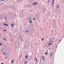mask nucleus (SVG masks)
Wrapping results in <instances>:
<instances>
[{
  "instance_id": "nucleus-1",
  "label": "nucleus",
  "mask_w": 64,
  "mask_h": 64,
  "mask_svg": "<svg viewBox=\"0 0 64 64\" xmlns=\"http://www.w3.org/2000/svg\"><path fill=\"white\" fill-rule=\"evenodd\" d=\"M54 0H52V6H53L54 5Z\"/></svg>"
},
{
  "instance_id": "nucleus-2",
  "label": "nucleus",
  "mask_w": 64,
  "mask_h": 64,
  "mask_svg": "<svg viewBox=\"0 0 64 64\" xmlns=\"http://www.w3.org/2000/svg\"><path fill=\"white\" fill-rule=\"evenodd\" d=\"M52 41H51L50 42V43H49L48 44V45H49V46H50V45H51L52 44Z\"/></svg>"
},
{
  "instance_id": "nucleus-3",
  "label": "nucleus",
  "mask_w": 64,
  "mask_h": 64,
  "mask_svg": "<svg viewBox=\"0 0 64 64\" xmlns=\"http://www.w3.org/2000/svg\"><path fill=\"white\" fill-rule=\"evenodd\" d=\"M29 23H30L31 24L32 23V21L31 20H30L29 21Z\"/></svg>"
},
{
  "instance_id": "nucleus-4",
  "label": "nucleus",
  "mask_w": 64,
  "mask_h": 64,
  "mask_svg": "<svg viewBox=\"0 0 64 64\" xmlns=\"http://www.w3.org/2000/svg\"><path fill=\"white\" fill-rule=\"evenodd\" d=\"M14 24H11V25H12V27H14Z\"/></svg>"
},
{
  "instance_id": "nucleus-5",
  "label": "nucleus",
  "mask_w": 64,
  "mask_h": 64,
  "mask_svg": "<svg viewBox=\"0 0 64 64\" xmlns=\"http://www.w3.org/2000/svg\"><path fill=\"white\" fill-rule=\"evenodd\" d=\"M4 25H6V26H8V25L5 23L4 24Z\"/></svg>"
},
{
  "instance_id": "nucleus-6",
  "label": "nucleus",
  "mask_w": 64,
  "mask_h": 64,
  "mask_svg": "<svg viewBox=\"0 0 64 64\" xmlns=\"http://www.w3.org/2000/svg\"><path fill=\"white\" fill-rule=\"evenodd\" d=\"M53 53L52 52V53L51 54H50V57H52V55H53Z\"/></svg>"
},
{
  "instance_id": "nucleus-7",
  "label": "nucleus",
  "mask_w": 64,
  "mask_h": 64,
  "mask_svg": "<svg viewBox=\"0 0 64 64\" xmlns=\"http://www.w3.org/2000/svg\"><path fill=\"white\" fill-rule=\"evenodd\" d=\"M29 31V30H26L25 31L26 32H28Z\"/></svg>"
},
{
  "instance_id": "nucleus-8",
  "label": "nucleus",
  "mask_w": 64,
  "mask_h": 64,
  "mask_svg": "<svg viewBox=\"0 0 64 64\" xmlns=\"http://www.w3.org/2000/svg\"><path fill=\"white\" fill-rule=\"evenodd\" d=\"M42 59L43 60H45V58H44V57H43V58H42Z\"/></svg>"
},
{
  "instance_id": "nucleus-9",
  "label": "nucleus",
  "mask_w": 64,
  "mask_h": 64,
  "mask_svg": "<svg viewBox=\"0 0 64 64\" xmlns=\"http://www.w3.org/2000/svg\"><path fill=\"white\" fill-rule=\"evenodd\" d=\"M45 54H46V55H47V54H48L47 52H46L45 53Z\"/></svg>"
},
{
  "instance_id": "nucleus-10",
  "label": "nucleus",
  "mask_w": 64,
  "mask_h": 64,
  "mask_svg": "<svg viewBox=\"0 0 64 64\" xmlns=\"http://www.w3.org/2000/svg\"><path fill=\"white\" fill-rule=\"evenodd\" d=\"M20 38V39H22V37L20 36V35L19 36Z\"/></svg>"
},
{
  "instance_id": "nucleus-11",
  "label": "nucleus",
  "mask_w": 64,
  "mask_h": 64,
  "mask_svg": "<svg viewBox=\"0 0 64 64\" xmlns=\"http://www.w3.org/2000/svg\"><path fill=\"white\" fill-rule=\"evenodd\" d=\"M36 4V3L35 2L33 4V5H35Z\"/></svg>"
},
{
  "instance_id": "nucleus-12",
  "label": "nucleus",
  "mask_w": 64,
  "mask_h": 64,
  "mask_svg": "<svg viewBox=\"0 0 64 64\" xmlns=\"http://www.w3.org/2000/svg\"><path fill=\"white\" fill-rule=\"evenodd\" d=\"M27 57H28V56H26V59H27Z\"/></svg>"
},
{
  "instance_id": "nucleus-13",
  "label": "nucleus",
  "mask_w": 64,
  "mask_h": 64,
  "mask_svg": "<svg viewBox=\"0 0 64 64\" xmlns=\"http://www.w3.org/2000/svg\"><path fill=\"white\" fill-rule=\"evenodd\" d=\"M13 61H14V60H12V63H13Z\"/></svg>"
},
{
  "instance_id": "nucleus-14",
  "label": "nucleus",
  "mask_w": 64,
  "mask_h": 64,
  "mask_svg": "<svg viewBox=\"0 0 64 64\" xmlns=\"http://www.w3.org/2000/svg\"><path fill=\"white\" fill-rule=\"evenodd\" d=\"M27 61H25V64H26V63H27Z\"/></svg>"
},
{
  "instance_id": "nucleus-15",
  "label": "nucleus",
  "mask_w": 64,
  "mask_h": 64,
  "mask_svg": "<svg viewBox=\"0 0 64 64\" xmlns=\"http://www.w3.org/2000/svg\"><path fill=\"white\" fill-rule=\"evenodd\" d=\"M20 40H21V42H22V39H20Z\"/></svg>"
},
{
  "instance_id": "nucleus-16",
  "label": "nucleus",
  "mask_w": 64,
  "mask_h": 64,
  "mask_svg": "<svg viewBox=\"0 0 64 64\" xmlns=\"http://www.w3.org/2000/svg\"><path fill=\"white\" fill-rule=\"evenodd\" d=\"M36 58V60L37 62V58Z\"/></svg>"
},
{
  "instance_id": "nucleus-17",
  "label": "nucleus",
  "mask_w": 64,
  "mask_h": 64,
  "mask_svg": "<svg viewBox=\"0 0 64 64\" xmlns=\"http://www.w3.org/2000/svg\"><path fill=\"white\" fill-rule=\"evenodd\" d=\"M30 19H31V18H29V20H30Z\"/></svg>"
},
{
  "instance_id": "nucleus-18",
  "label": "nucleus",
  "mask_w": 64,
  "mask_h": 64,
  "mask_svg": "<svg viewBox=\"0 0 64 64\" xmlns=\"http://www.w3.org/2000/svg\"><path fill=\"white\" fill-rule=\"evenodd\" d=\"M4 18L5 19H6V17H4Z\"/></svg>"
},
{
  "instance_id": "nucleus-19",
  "label": "nucleus",
  "mask_w": 64,
  "mask_h": 64,
  "mask_svg": "<svg viewBox=\"0 0 64 64\" xmlns=\"http://www.w3.org/2000/svg\"><path fill=\"white\" fill-rule=\"evenodd\" d=\"M33 20H35V18H33Z\"/></svg>"
},
{
  "instance_id": "nucleus-20",
  "label": "nucleus",
  "mask_w": 64,
  "mask_h": 64,
  "mask_svg": "<svg viewBox=\"0 0 64 64\" xmlns=\"http://www.w3.org/2000/svg\"><path fill=\"white\" fill-rule=\"evenodd\" d=\"M44 39V38H43L42 39V41H43V40Z\"/></svg>"
},
{
  "instance_id": "nucleus-21",
  "label": "nucleus",
  "mask_w": 64,
  "mask_h": 64,
  "mask_svg": "<svg viewBox=\"0 0 64 64\" xmlns=\"http://www.w3.org/2000/svg\"><path fill=\"white\" fill-rule=\"evenodd\" d=\"M57 7L58 8H59V6H57Z\"/></svg>"
},
{
  "instance_id": "nucleus-22",
  "label": "nucleus",
  "mask_w": 64,
  "mask_h": 64,
  "mask_svg": "<svg viewBox=\"0 0 64 64\" xmlns=\"http://www.w3.org/2000/svg\"><path fill=\"white\" fill-rule=\"evenodd\" d=\"M49 2H50V1H48V3H49Z\"/></svg>"
},
{
  "instance_id": "nucleus-23",
  "label": "nucleus",
  "mask_w": 64,
  "mask_h": 64,
  "mask_svg": "<svg viewBox=\"0 0 64 64\" xmlns=\"http://www.w3.org/2000/svg\"><path fill=\"white\" fill-rule=\"evenodd\" d=\"M4 32H5V31H6V30H4Z\"/></svg>"
},
{
  "instance_id": "nucleus-24",
  "label": "nucleus",
  "mask_w": 64,
  "mask_h": 64,
  "mask_svg": "<svg viewBox=\"0 0 64 64\" xmlns=\"http://www.w3.org/2000/svg\"><path fill=\"white\" fill-rule=\"evenodd\" d=\"M2 45V44L1 43H0V45Z\"/></svg>"
},
{
  "instance_id": "nucleus-25",
  "label": "nucleus",
  "mask_w": 64,
  "mask_h": 64,
  "mask_svg": "<svg viewBox=\"0 0 64 64\" xmlns=\"http://www.w3.org/2000/svg\"><path fill=\"white\" fill-rule=\"evenodd\" d=\"M4 40H6V39L5 38H4Z\"/></svg>"
},
{
  "instance_id": "nucleus-26",
  "label": "nucleus",
  "mask_w": 64,
  "mask_h": 64,
  "mask_svg": "<svg viewBox=\"0 0 64 64\" xmlns=\"http://www.w3.org/2000/svg\"><path fill=\"white\" fill-rule=\"evenodd\" d=\"M0 36H2V34H0Z\"/></svg>"
},
{
  "instance_id": "nucleus-27",
  "label": "nucleus",
  "mask_w": 64,
  "mask_h": 64,
  "mask_svg": "<svg viewBox=\"0 0 64 64\" xmlns=\"http://www.w3.org/2000/svg\"><path fill=\"white\" fill-rule=\"evenodd\" d=\"M36 5H37V3H36Z\"/></svg>"
},
{
  "instance_id": "nucleus-28",
  "label": "nucleus",
  "mask_w": 64,
  "mask_h": 64,
  "mask_svg": "<svg viewBox=\"0 0 64 64\" xmlns=\"http://www.w3.org/2000/svg\"><path fill=\"white\" fill-rule=\"evenodd\" d=\"M1 64H4V63H2Z\"/></svg>"
},
{
  "instance_id": "nucleus-29",
  "label": "nucleus",
  "mask_w": 64,
  "mask_h": 64,
  "mask_svg": "<svg viewBox=\"0 0 64 64\" xmlns=\"http://www.w3.org/2000/svg\"><path fill=\"white\" fill-rule=\"evenodd\" d=\"M4 54H5V52H4Z\"/></svg>"
},
{
  "instance_id": "nucleus-30",
  "label": "nucleus",
  "mask_w": 64,
  "mask_h": 64,
  "mask_svg": "<svg viewBox=\"0 0 64 64\" xmlns=\"http://www.w3.org/2000/svg\"><path fill=\"white\" fill-rule=\"evenodd\" d=\"M60 41H61V40H60Z\"/></svg>"
},
{
  "instance_id": "nucleus-31",
  "label": "nucleus",
  "mask_w": 64,
  "mask_h": 64,
  "mask_svg": "<svg viewBox=\"0 0 64 64\" xmlns=\"http://www.w3.org/2000/svg\"><path fill=\"white\" fill-rule=\"evenodd\" d=\"M57 46H56V47H57Z\"/></svg>"
}]
</instances>
